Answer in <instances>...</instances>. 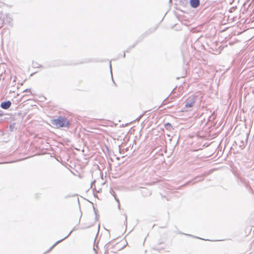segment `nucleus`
<instances>
[{
	"label": "nucleus",
	"instance_id": "1",
	"mask_svg": "<svg viewBox=\"0 0 254 254\" xmlns=\"http://www.w3.org/2000/svg\"><path fill=\"white\" fill-rule=\"evenodd\" d=\"M52 124L57 127H68L70 123L64 117L60 116L56 119L51 120Z\"/></svg>",
	"mask_w": 254,
	"mask_h": 254
},
{
	"label": "nucleus",
	"instance_id": "2",
	"mask_svg": "<svg viewBox=\"0 0 254 254\" xmlns=\"http://www.w3.org/2000/svg\"><path fill=\"white\" fill-rule=\"evenodd\" d=\"M197 95H193L189 96L185 101V106L186 108H190L193 106L194 103L197 100Z\"/></svg>",
	"mask_w": 254,
	"mask_h": 254
},
{
	"label": "nucleus",
	"instance_id": "3",
	"mask_svg": "<svg viewBox=\"0 0 254 254\" xmlns=\"http://www.w3.org/2000/svg\"><path fill=\"white\" fill-rule=\"evenodd\" d=\"M12 18L9 14H5L0 17V23L1 24L11 25L12 24Z\"/></svg>",
	"mask_w": 254,
	"mask_h": 254
},
{
	"label": "nucleus",
	"instance_id": "4",
	"mask_svg": "<svg viewBox=\"0 0 254 254\" xmlns=\"http://www.w3.org/2000/svg\"><path fill=\"white\" fill-rule=\"evenodd\" d=\"M11 105V102L10 101L2 102L0 104L1 108L6 110L8 109Z\"/></svg>",
	"mask_w": 254,
	"mask_h": 254
},
{
	"label": "nucleus",
	"instance_id": "5",
	"mask_svg": "<svg viewBox=\"0 0 254 254\" xmlns=\"http://www.w3.org/2000/svg\"><path fill=\"white\" fill-rule=\"evenodd\" d=\"M200 4L199 0H190V5L192 7L196 8Z\"/></svg>",
	"mask_w": 254,
	"mask_h": 254
},
{
	"label": "nucleus",
	"instance_id": "6",
	"mask_svg": "<svg viewBox=\"0 0 254 254\" xmlns=\"http://www.w3.org/2000/svg\"><path fill=\"white\" fill-rule=\"evenodd\" d=\"M141 192L142 194L144 196H148L151 194V192L150 191L146 188H143L141 190Z\"/></svg>",
	"mask_w": 254,
	"mask_h": 254
},
{
	"label": "nucleus",
	"instance_id": "7",
	"mask_svg": "<svg viewBox=\"0 0 254 254\" xmlns=\"http://www.w3.org/2000/svg\"><path fill=\"white\" fill-rule=\"evenodd\" d=\"M17 128L16 123H12L9 125V129L11 131H14Z\"/></svg>",
	"mask_w": 254,
	"mask_h": 254
},
{
	"label": "nucleus",
	"instance_id": "8",
	"mask_svg": "<svg viewBox=\"0 0 254 254\" xmlns=\"http://www.w3.org/2000/svg\"><path fill=\"white\" fill-rule=\"evenodd\" d=\"M165 127L166 129H167L169 131H171L173 129L172 125L169 123H168L165 125Z\"/></svg>",
	"mask_w": 254,
	"mask_h": 254
},
{
	"label": "nucleus",
	"instance_id": "9",
	"mask_svg": "<svg viewBox=\"0 0 254 254\" xmlns=\"http://www.w3.org/2000/svg\"><path fill=\"white\" fill-rule=\"evenodd\" d=\"M72 233V231H71L68 234V235L66 236L65 237H64V238L62 239V240H59L58 241V242H57L51 248H50V250H51L52 249H53L57 244L59 243L60 242H62L63 240H64L65 239H66V238H67L70 234L71 233Z\"/></svg>",
	"mask_w": 254,
	"mask_h": 254
},
{
	"label": "nucleus",
	"instance_id": "10",
	"mask_svg": "<svg viewBox=\"0 0 254 254\" xmlns=\"http://www.w3.org/2000/svg\"><path fill=\"white\" fill-rule=\"evenodd\" d=\"M203 179V176H197L194 178V182L192 183V184H194L196 182H200Z\"/></svg>",
	"mask_w": 254,
	"mask_h": 254
},
{
	"label": "nucleus",
	"instance_id": "11",
	"mask_svg": "<svg viewBox=\"0 0 254 254\" xmlns=\"http://www.w3.org/2000/svg\"><path fill=\"white\" fill-rule=\"evenodd\" d=\"M110 70H111V75H112V78H113V76H112V65H111V62L110 63Z\"/></svg>",
	"mask_w": 254,
	"mask_h": 254
},
{
	"label": "nucleus",
	"instance_id": "12",
	"mask_svg": "<svg viewBox=\"0 0 254 254\" xmlns=\"http://www.w3.org/2000/svg\"><path fill=\"white\" fill-rule=\"evenodd\" d=\"M3 113L2 111L0 110V116H3Z\"/></svg>",
	"mask_w": 254,
	"mask_h": 254
},
{
	"label": "nucleus",
	"instance_id": "13",
	"mask_svg": "<svg viewBox=\"0 0 254 254\" xmlns=\"http://www.w3.org/2000/svg\"><path fill=\"white\" fill-rule=\"evenodd\" d=\"M126 223V225L127 226V216H125V222Z\"/></svg>",
	"mask_w": 254,
	"mask_h": 254
},
{
	"label": "nucleus",
	"instance_id": "14",
	"mask_svg": "<svg viewBox=\"0 0 254 254\" xmlns=\"http://www.w3.org/2000/svg\"><path fill=\"white\" fill-rule=\"evenodd\" d=\"M191 182H188V183H187L186 184H185L184 185L186 186V185H187L188 184H189Z\"/></svg>",
	"mask_w": 254,
	"mask_h": 254
},
{
	"label": "nucleus",
	"instance_id": "15",
	"mask_svg": "<svg viewBox=\"0 0 254 254\" xmlns=\"http://www.w3.org/2000/svg\"><path fill=\"white\" fill-rule=\"evenodd\" d=\"M242 143H243V145H240V147H244V143L243 142H242Z\"/></svg>",
	"mask_w": 254,
	"mask_h": 254
},
{
	"label": "nucleus",
	"instance_id": "16",
	"mask_svg": "<svg viewBox=\"0 0 254 254\" xmlns=\"http://www.w3.org/2000/svg\"><path fill=\"white\" fill-rule=\"evenodd\" d=\"M245 186H246V187L247 188H248L249 187V185H248V184H246Z\"/></svg>",
	"mask_w": 254,
	"mask_h": 254
},
{
	"label": "nucleus",
	"instance_id": "17",
	"mask_svg": "<svg viewBox=\"0 0 254 254\" xmlns=\"http://www.w3.org/2000/svg\"><path fill=\"white\" fill-rule=\"evenodd\" d=\"M95 182V181H94L92 183H91V187H92V185H93V184H94Z\"/></svg>",
	"mask_w": 254,
	"mask_h": 254
},
{
	"label": "nucleus",
	"instance_id": "18",
	"mask_svg": "<svg viewBox=\"0 0 254 254\" xmlns=\"http://www.w3.org/2000/svg\"><path fill=\"white\" fill-rule=\"evenodd\" d=\"M126 56V54H125V53H124V55H123V57L125 58Z\"/></svg>",
	"mask_w": 254,
	"mask_h": 254
},
{
	"label": "nucleus",
	"instance_id": "19",
	"mask_svg": "<svg viewBox=\"0 0 254 254\" xmlns=\"http://www.w3.org/2000/svg\"><path fill=\"white\" fill-rule=\"evenodd\" d=\"M28 90H30V89H26V90H25V91H26V92H27V91H28Z\"/></svg>",
	"mask_w": 254,
	"mask_h": 254
},
{
	"label": "nucleus",
	"instance_id": "20",
	"mask_svg": "<svg viewBox=\"0 0 254 254\" xmlns=\"http://www.w3.org/2000/svg\"><path fill=\"white\" fill-rule=\"evenodd\" d=\"M115 199H116V200L118 202H119V199H117L116 197H115Z\"/></svg>",
	"mask_w": 254,
	"mask_h": 254
}]
</instances>
